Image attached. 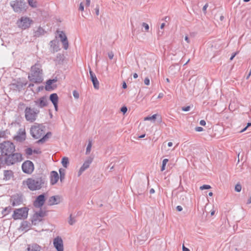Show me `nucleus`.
Returning a JSON list of instances; mask_svg holds the SVG:
<instances>
[{
	"label": "nucleus",
	"mask_w": 251,
	"mask_h": 251,
	"mask_svg": "<svg viewBox=\"0 0 251 251\" xmlns=\"http://www.w3.org/2000/svg\"><path fill=\"white\" fill-rule=\"evenodd\" d=\"M45 133V127L42 125H34L30 128V133L34 138L37 139L41 138L38 142H45L51 136L50 132H48L44 136Z\"/></svg>",
	"instance_id": "obj_1"
},
{
	"label": "nucleus",
	"mask_w": 251,
	"mask_h": 251,
	"mask_svg": "<svg viewBox=\"0 0 251 251\" xmlns=\"http://www.w3.org/2000/svg\"><path fill=\"white\" fill-rule=\"evenodd\" d=\"M42 72L41 66L39 64H35L31 67L28 78L30 81L35 83H40L43 81Z\"/></svg>",
	"instance_id": "obj_2"
},
{
	"label": "nucleus",
	"mask_w": 251,
	"mask_h": 251,
	"mask_svg": "<svg viewBox=\"0 0 251 251\" xmlns=\"http://www.w3.org/2000/svg\"><path fill=\"white\" fill-rule=\"evenodd\" d=\"M44 183V179L41 177L35 178H28L23 182V184L26 186L31 191L40 190Z\"/></svg>",
	"instance_id": "obj_3"
},
{
	"label": "nucleus",
	"mask_w": 251,
	"mask_h": 251,
	"mask_svg": "<svg viewBox=\"0 0 251 251\" xmlns=\"http://www.w3.org/2000/svg\"><path fill=\"white\" fill-rule=\"evenodd\" d=\"M0 149L1 153L6 156L15 151V147L12 143L9 141H5L0 144Z\"/></svg>",
	"instance_id": "obj_4"
},
{
	"label": "nucleus",
	"mask_w": 251,
	"mask_h": 251,
	"mask_svg": "<svg viewBox=\"0 0 251 251\" xmlns=\"http://www.w3.org/2000/svg\"><path fill=\"white\" fill-rule=\"evenodd\" d=\"M28 214V208L24 207L16 209L12 214V218L15 220H24L27 218Z\"/></svg>",
	"instance_id": "obj_5"
},
{
	"label": "nucleus",
	"mask_w": 251,
	"mask_h": 251,
	"mask_svg": "<svg viewBox=\"0 0 251 251\" xmlns=\"http://www.w3.org/2000/svg\"><path fill=\"white\" fill-rule=\"evenodd\" d=\"M33 22L31 19L28 17H21L16 23L17 26L21 29L24 30L29 28Z\"/></svg>",
	"instance_id": "obj_6"
},
{
	"label": "nucleus",
	"mask_w": 251,
	"mask_h": 251,
	"mask_svg": "<svg viewBox=\"0 0 251 251\" xmlns=\"http://www.w3.org/2000/svg\"><path fill=\"white\" fill-rule=\"evenodd\" d=\"M5 158V161L7 165H11L22 161V155L20 153H12Z\"/></svg>",
	"instance_id": "obj_7"
},
{
	"label": "nucleus",
	"mask_w": 251,
	"mask_h": 251,
	"mask_svg": "<svg viewBox=\"0 0 251 251\" xmlns=\"http://www.w3.org/2000/svg\"><path fill=\"white\" fill-rule=\"evenodd\" d=\"M37 112L30 107H26L25 109V117L27 121L33 122L36 119Z\"/></svg>",
	"instance_id": "obj_8"
},
{
	"label": "nucleus",
	"mask_w": 251,
	"mask_h": 251,
	"mask_svg": "<svg viewBox=\"0 0 251 251\" xmlns=\"http://www.w3.org/2000/svg\"><path fill=\"white\" fill-rule=\"evenodd\" d=\"M23 171L26 174H31L34 170L33 163L29 160L25 161L22 166Z\"/></svg>",
	"instance_id": "obj_9"
},
{
	"label": "nucleus",
	"mask_w": 251,
	"mask_h": 251,
	"mask_svg": "<svg viewBox=\"0 0 251 251\" xmlns=\"http://www.w3.org/2000/svg\"><path fill=\"white\" fill-rule=\"evenodd\" d=\"M45 216V213L42 211H40L35 213L31 218L32 224L36 225L40 222L42 221L43 217Z\"/></svg>",
	"instance_id": "obj_10"
},
{
	"label": "nucleus",
	"mask_w": 251,
	"mask_h": 251,
	"mask_svg": "<svg viewBox=\"0 0 251 251\" xmlns=\"http://www.w3.org/2000/svg\"><path fill=\"white\" fill-rule=\"evenodd\" d=\"M25 3L21 0H16L13 1L11 3V6L16 12H20L24 8Z\"/></svg>",
	"instance_id": "obj_11"
},
{
	"label": "nucleus",
	"mask_w": 251,
	"mask_h": 251,
	"mask_svg": "<svg viewBox=\"0 0 251 251\" xmlns=\"http://www.w3.org/2000/svg\"><path fill=\"white\" fill-rule=\"evenodd\" d=\"M53 244L57 251H64L63 242L60 237L55 238L53 241Z\"/></svg>",
	"instance_id": "obj_12"
},
{
	"label": "nucleus",
	"mask_w": 251,
	"mask_h": 251,
	"mask_svg": "<svg viewBox=\"0 0 251 251\" xmlns=\"http://www.w3.org/2000/svg\"><path fill=\"white\" fill-rule=\"evenodd\" d=\"M26 138V132L25 128L20 129L14 139L19 142H22Z\"/></svg>",
	"instance_id": "obj_13"
},
{
	"label": "nucleus",
	"mask_w": 251,
	"mask_h": 251,
	"mask_svg": "<svg viewBox=\"0 0 251 251\" xmlns=\"http://www.w3.org/2000/svg\"><path fill=\"white\" fill-rule=\"evenodd\" d=\"M59 37L61 39V41L63 44L64 49L66 50H67L69 47V43L65 33L63 31H60Z\"/></svg>",
	"instance_id": "obj_14"
},
{
	"label": "nucleus",
	"mask_w": 251,
	"mask_h": 251,
	"mask_svg": "<svg viewBox=\"0 0 251 251\" xmlns=\"http://www.w3.org/2000/svg\"><path fill=\"white\" fill-rule=\"evenodd\" d=\"M45 201V198L44 195H39L34 202V205L37 207H42Z\"/></svg>",
	"instance_id": "obj_15"
},
{
	"label": "nucleus",
	"mask_w": 251,
	"mask_h": 251,
	"mask_svg": "<svg viewBox=\"0 0 251 251\" xmlns=\"http://www.w3.org/2000/svg\"><path fill=\"white\" fill-rule=\"evenodd\" d=\"M92 162V158H89L86 160L83 163V165L81 167L78 173V176H80L82 173L87 168H89L90 164Z\"/></svg>",
	"instance_id": "obj_16"
},
{
	"label": "nucleus",
	"mask_w": 251,
	"mask_h": 251,
	"mask_svg": "<svg viewBox=\"0 0 251 251\" xmlns=\"http://www.w3.org/2000/svg\"><path fill=\"white\" fill-rule=\"evenodd\" d=\"M35 104L40 107H43L47 105L48 100L46 97H43L35 101Z\"/></svg>",
	"instance_id": "obj_17"
},
{
	"label": "nucleus",
	"mask_w": 251,
	"mask_h": 251,
	"mask_svg": "<svg viewBox=\"0 0 251 251\" xmlns=\"http://www.w3.org/2000/svg\"><path fill=\"white\" fill-rule=\"evenodd\" d=\"M14 173L11 170H5L3 172V179L7 181L13 179L14 178Z\"/></svg>",
	"instance_id": "obj_18"
},
{
	"label": "nucleus",
	"mask_w": 251,
	"mask_h": 251,
	"mask_svg": "<svg viewBox=\"0 0 251 251\" xmlns=\"http://www.w3.org/2000/svg\"><path fill=\"white\" fill-rule=\"evenodd\" d=\"M59 179L58 173L55 171H52L50 173V182L51 184L54 185L57 183Z\"/></svg>",
	"instance_id": "obj_19"
},
{
	"label": "nucleus",
	"mask_w": 251,
	"mask_h": 251,
	"mask_svg": "<svg viewBox=\"0 0 251 251\" xmlns=\"http://www.w3.org/2000/svg\"><path fill=\"white\" fill-rule=\"evenodd\" d=\"M50 101L52 102L55 110L56 111H57L58 110V106H57V103L58 101V97L56 93L52 94L50 95Z\"/></svg>",
	"instance_id": "obj_20"
},
{
	"label": "nucleus",
	"mask_w": 251,
	"mask_h": 251,
	"mask_svg": "<svg viewBox=\"0 0 251 251\" xmlns=\"http://www.w3.org/2000/svg\"><path fill=\"white\" fill-rule=\"evenodd\" d=\"M56 81L57 80L54 79L48 80L45 86V89L47 91H50L53 90L56 87V86L53 85V83L56 82Z\"/></svg>",
	"instance_id": "obj_21"
},
{
	"label": "nucleus",
	"mask_w": 251,
	"mask_h": 251,
	"mask_svg": "<svg viewBox=\"0 0 251 251\" xmlns=\"http://www.w3.org/2000/svg\"><path fill=\"white\" fill-rule=\"evenodd\" d=\"M60 201V198L58 196H52L50 198L48 201V204L52 205L59 203Z\"/></svg>",
	"instance_id": "obj_22"
},
{
	"label": "nucleus",
	"mask_w": 251,
	"mask_h": 251,
	"mask_svg": "<svg viewBox=\"0 0 251 251\" xmlns=\"http://www.w3.org/2000/svg\"><path fill=\"white\" fill-rule=\"evenodd\" d=\"M89 73L94 88L96 89H98L99 88V81L98 80L96 75L93 74V72L91 70H90Z\"/></svg>",
	"instance_id": "obj_23"
},
{
	"label": "nucleus",
	"mask_w": 251,
	"mask_h": 251,
	"mask_svg": "<svg viewBox=\"0 0 251 251\" xmlns=\"http://www.w3.org/2000/svg\"><path fill=\"white\" fill-rule=\"evenodd\" d=\"M26 251H40V247L37 244L29 245Z\"/></svg>",
	"instance_id": "obj_24"
},
{
	"label": "nucleus",
	"mask_w": 251,
	"mask_h": 251,
	"mask_svg": "<svg viewBox=\"0 0 251 251\" xmlns=\"http://www.w3.org/2000/svg\"><path fill=\"white\" fill-rule=\"evenodd\" d=\"M21 227L22 228V230H27L30 228V224L27 221H24L21 224Z\"/></svg>",
	"instance_id": "obj_25"
},
{
	"label": "nucleus",
	"mask_w": 251,
	"mask_h": 251,
	"mask_svg": "<svg viewBox=\"0 0 251 251\" xmlns=\"http://www.w3.org/2000/svg\"><path fill=\"white\" fill-rule=\"evenodd\" d=\"M69 162V158L67 157H63L62 158L61 163L64 167L67 168Z\"/></svg>",
	"instance_id": "obj_26"
},
{
	"label": "nucleus",
	"mask_w": 251,
	"mask_h": 251,
	"mask_svg": "<svg viewBox=\"0 0 251 251\" xmlns=\"http://www.w3.org/2000/svg\"><path fill=\"white\" fill-rule=\"evenodd\" d=\"M169 160L167 158L164 159L162 161V166L161 168V171H164L166 169V166L167 163L168 162Z\"/></svg>",
	"instance_id": "obj_27"
},
{
	"label": "nucleus",
	"mask_w": 251,
	"mask_h": 251,
	"mask_svg": "<svg viewBox=\"0 0 251 251\" xmlns=\"http://www.w3.org/2000/svg\"><path fill=\"white\" fill-rule=\"evenodd\" d=\"M156 114H154L151 116H148L144 118V121H154L156 119Z\"/></svg>",
	"instance_id": "obj_28"
},
{
	"label": "nucleus",
	"mask_w": 251,
	"mask_h": 251,
	"mask_svg": "<svg viewBox=\"0 0 251 251\" xmlns=\"http://www.w3.org/2000/svg\"><path fill=\"white\" fill-rule=\"evenodd\" d=\"M28 3L30 6L32 7H37V2L34 0H27Z\"/></svg>",
	"instance_id": "obj_29"
},
{
	"label": "nucleus",
	"mask_w": 251,
	"mask_h": 251,
	"mask_svg": "<svg viewBox=\"0 0 251 251\" xmlns=\"http://www.w3.org/2000/svg\"><path fill=\"white\" fill-rule=\"evenodd\" d=\"M59 173L60 175V180L62 181V180L64 178L65 175V170L62 169H59Z\"/></svg>",
	"instance_id": "obj_30"
},
{
	"label": "nucleus",
	"mask_w": 251,
	"mask_h": 251,
	"mask_svg": "<svg viewBox=\"0 0 251 251\" xmlns=\"http://www.w3.org/2000/svg\"><path fill=\"white\" fill-rule=\"evenodd\" d=\"M91 147H92V142L91 141H90L89 142V143H88L87 148H86V153L87 154H88L90 153V152L91 151Z\"/></svg>",
	"instance_id": "obj_31"
},
{
	"label": "nucleus",
	"mask_w": 251,
	"mask_h": 251,
	"mask_svg": "<svg viewBox=\"0 0 251 251\" xmlns=\"http://www.w3.org/2000/svg\"><path fill=\"white\" fill-rule=\"evenodd\" d=\"M25 153L28 155L33 154V150L30 148H28L25 150Z\"/></svg>",
	"instance_id": "obj_32"
},
{
	"label": "nucleus",
	"mask_w": 251,
	"mask_h": 251,
	"mask_svg": "<svg viewBox=\"0 0 251 251\" xmlns=\"http://www.w3.org/2000/svg\"><path fill=\"white\" fill-rule=\"evenodd\" d=\"M11 210V208L9 207H5L3 211L2 212V213L4 215H6L7 213H9Z\"/></svg>",
	"instance_id": "obj_33"
},
{
	"label": "nucleus",
	"mask_w": 251,
	"mask_h": 251,
	"mask_svg": "<svg viewBox=\"0 0 251 251\" xmlns=\"http://www.w3.org/2000/svg\"><path fill=\"white\" fill-rule=\"evenodd\" d=\"M242 186L240 184H236L235 187V190L236 191L239 192L241 191Z\"/></svg>",
	"instance_id": "obj_34"
},
{
	"label": "nucleus",
	"mask_w": 251,
	"mask_h": 251,
	"mask_svg": "<svg viewBox=\"0 0 251 251\" xmlns=\"http://www.w3.org/2000/svg\"><path fill=\"white\" fill-rule=\"evenodd\" d=\"M211 188V186L209 185H203L200 187L201 190L209 189Z\"/></svg>",
	"instance_id": "obj_35"
},
{
	"label": "nucleus",
	"mask_w": 251,
	"mask_h": 251,
	"mask_svg": "<svg viewBox=\"0 0 251 251\" xmlns=\"http://www.w3.org/2000/svg\"><path fill=\"white\" fill-rule=\"evenodd\" d=\"M40 153H41V151L40 149H37L33 150V154H39Z\"/></svg>",
	"instance_id": "obj_36"
},
{
	"label": "nucleus",
	"mask_w": 251,
	"mask_h": 251,
	"mask_svg": "<svg viewBox=\"0 0 251 251\" xmlns=\"http://www.w3.org/2000/svg\"><path fill=\"white\" fill-rule=\"evenodd\" d=\"M142 25H143V26H144L145 27L146 31H149V26L147 24H146L145 23H143L142 24Z\"/></svg>",
	"instance_id": "obj_37"
},
{
	"label": "nucleus",
	"mask_w": 251,
	"mask_h": 251,
	"mask_svg": "<svg viewBox=\"0 0 251 251\" xmlns=\"http://www.w3.org/2000/svg\"><path fill=\"white\" fill-rule=\"evenodd\" d=\"M150 79L148 77H146L144 80V83L147 85H149L150 84Z\"/></svg>",
	"instance_id": "obj_38"
},
{
	"label": "nucleus",
	"mask_w": 251,
	"mask_h": 251,
	"mask_svg": "<svg viewBox=\"0 0 251 251\" xmlns=\"http://www.w3.org/2000/svg\"><path fill=\"white\" fill-rule=\"evenodd\" d=\"M190 109V107L189 106L183 107L182 108V110L183 111H188Z\"/></svg>",
	"instance_id": "obj_39"
},
{
	"label": "nucleus",
	"mask_w": 251,
	"mask_h": 251,
	"mask_svg": "<svg viewBox=\"0 0 251 251\" xmlns=\"http://www.w3.org/2000/svg\"><path fill=\"white\" fill-rule=\"evenodd\" d=\"M208 6V3H206L202 8L203 11L205 13L206 12L207 8Z\"/></svg>",
	"instance_id": "obj_40"
},
{
	"label": "nucleus",
	"mask_w": 251,
	"mask_h": 251,
	"mask_svg": "<svg viewBox=\"0 0 251 251\" xmlns=\"http://www.w3.org/2000/svg\"><path fill=\"white\" fill-rule=\"evenodd\" d=\"M195 130L198 132H201L203 131V129L201 127H196Z\"/></svg>",
	"instance_id": "obj_41"
},
{
	"label": "nucleus",
	"mask_w": 251,
	"mask_h": 251,
	"mask_svg": "<svg viewBox=\"0 0 251 251\" xmlns=\"http://www.w3.org/2000/svg\"><path fill=\"white\" fill-rule=\"evenodd\" d=\"M121 110L122 112L125 113L127 111V108L125 106L122 107Z\"/></svg>",
	"instance_id": "obj_42"
},
{
	"label": "nucleus",
	"mask_w": 251,
	"mask_h": 251,
	"mask_svg": "<svg viewBox=\"0 0 251 251\" xmlns=\"http://www.w3.org/2000/svg\"><path fill=\"white\" fill-rule=\"evenodd\" d=\"M79 10L81 11H83L84 10V6L82 3H81L79 5Z\"/></svg>",
	"instance_id": "obj_43"
},
{
	"label": "nucleus",
	"mask_w": 251,
	"mask_h": 251,
	"mask_svg": "<svg viewBox=\"0 0 251 251\" xmlns=\"http://www.w3.org/2000/svg\"><path fill=\"white\" fill-rule=\"evenodd\" d=\"M108 57L110 59H113V57H114V54L113 52H111L110 53H108Z\"/></svg>",
	"instance_id": "obj_44"
},
{
	"label": "nucleus",
	"mask_w": 251,
	"mask_h": 251,
	"mask_svg": "<svg viewBox=\"0 0 251 251\" xmlns=\"http://www.w3.org/2000/svg\"><path fill=\"white\" fill-rule=\"evenodd\" d=\"M200 123L201 125L203 126H204L206 125V122L204 120H201Z\"/></svg>",
	"instance_id": "obj_45"
},
{
	"label": "nucleus",
	"mask_w": 251,
	"mask_h": 251,
	"mask_svg": "<svg viewBox=\"0 0 251 251\" xmlns=\"http://www.w3.org/2000/svg\"><path fill=\"white\" fill-rule=\"evenodd\" d=\"M69 223L71 225H72L75 223V221L72 219L71 216L70 217V219L69 221Z\"/></svg>",
	"instance_id": "obj_46"
},
{
	"label": "nucleus",
	"mask_w": 251,
	"mask_h": 251,
	"mask_svg": "<svg viewBox=\"0 0 251 251\" xmlns=\"http://www.w3.org/2000/svg\"><path fill=\"white\" fill-rule=\"evenodd\" d=\"M176 209L178 211H181L182 210V207L181 206L178 205V206H177Z\"/></svg>",
	"instance_id": "obj_47"
},
{
	"label": "nucleus",
	"mask_w": 251,
	"mask_h": 251,
	"mask_svg": "<svg viewBox=\"0 0 251 251\" xmlns=\"http://www.w3.org/2000/svg\"><path fill=\"white\" fill-rule=\"evenodd\" d=\"M182 250L183 251H190V250L186 247H185L184 245L182 246Z\"/></svg>",
	"instance_id": "obj_48"
},
{
	"label": "nucleus",
	"mask_w": 251,
	"mask_h": 251,
	"mask_svg": "<svg viewBox=\"0 0 251 251\" xmlns=\"http://www.w3.org/2000/svg\"><path fill=\"white\" fill-rule=\"evenodd\" d=\"M91 0H86V5L87 6H89L90 4Z\"/></svg>",
	"instance_id": "obj_49"
},
{
	"label": "nucleus",
	"mask_w": 251,
	"mask_h": 251,
	"mask_svg": "<svg viewBox=\"0 0 251 251\" xmlns=\"http://www.w3.org/2000/svg\"><path fill=\"white\" fill-rule=\"evenodd\" d=\"M237 54V52H235L234 53H233L232 56H231L230 58V60H232L234 57L236 56V55Z\"/></svg>",
	"instance_id": "obj_50"
},
{
	"label": "nucleus",
	"mask_w": 251,
	"mask_h": 251,
	"mask_svg": "<svg viewBox=\"0 0 251 251\" xmlns=\"http://www.w3.org/2000/svg\"><path fill=\"white\" fill-rule=\"evenodd\" d=\"M74 96L76 98H78V94L77 93H75V92H74Z\"/></svg>",
	"instance_id": "obj_51"
},
{
	"label": "nucleus",
	"mask_w": 251,
	"mask_h": 251,
	"mask_svg": "<svg viewBox=\"0 0 251 251\" xmlns=\"http://www.w3.org/2000/svg\"><path fill=\"white\" fill-rule=\"evenodd\" d=\"M185 41H186L188 43H190V40H189V38H188V36H185Z\"/></svg>",
	"instance_id": "obj_52"
},
{
	"label": "nucleus",
	"mask_w": 251,
	"mask_h": 251,
	"mask_svg": "<svg viewBox=\"0 0 251 251\" xmlns=\"http://www.w3.org/2000/svg\"><path fill=\"white\" fill-rule=\"evenodd\" d=\"M168 147H172V146H173V143H172V142H169V143H168Z\"/></svg>",
	"instance_id": "obj_53"
},
{
	"label": "nucleus",
	"mask_w": 251,
	"mask_h": 251,
	"mask_svg": "<svg viewBox=\"0 0 251 251\" xmlns=\"http://www.w3.org/2000/svg\"><path fill=\"white\" fill-rule=\"evenodd\" d=\"M165 25V23H162V24L161 25L160 28H161V29H163V28L164 27Z\"/></svg>",
	"instance_id": "obj_54"
},
{
	"label": "nucleus",
	"mask_w": 251,
	"mask_h": 251,
	"mask_svg": "<svg viewBox=\"0 0 251 251\" xmlns=\"http://www.w3.org/2000/svg\"><path fill=\"white\" fill-rule=\"evenodd\" d=\"M133 77L134 78H136L138 77V75L136 73H134L133 74Z\"/></svg>",
	"instance_id": "obj_55"
},
{
	"label": "nucleus",
	"mask_w": 251,
	"mask_h": 251,
	"mask_svg": "<svg viewBox=\"0 0 251 251\" xmlns=\"http://www.w3.org/2000/svg\"><path fill=\"white\" fill-rule=\"evenodd\" d=\"M126 84L125 82H124L123 84V88L124 89H126Z\"/></svg>",
	"instance_id": "obj_56"
},
{
	"label": "nucleus",
	"mask_w": 251,
	"mask_h": 251,
	"mask_svg": "<svg viewBox=\"0 0 251 251\" xmlns=\"http://www.w3.org/2000/svg\"><path fill=\"white\" fill-rule=\"evenodd\" d=\"M247 129V127H245L244 128H243L241 131L240 132H243L244 131H245L246 129Z\"/></svg>",
	"instance_id": "obj_57"
},
{
	"label": "nucleus",
	"mask_w": 251,
	"mask_h": 251,
	"mask_svg": "<svg viewBox=\"0 0 251 251\" xmlns=\"http://www.w3.org/2000/svg\"><path fill=\"white\" fill-rule=\"evenodd\" d=\"M251 203V197L249 198L248 201V203Z\"/></svg>",
	"instance_id": "obj_58"
},
{
	"label": "nucleus",
	"mask_w": 251,
	"mask_h": 251,
	"mask_svg": "<svg viewBox=\"0 0 251 251\" xmlns=\"http://www.w3.org/2000/svg\"><path fill=\"white\" fill-rule=\"evenodd\" d=\"M162 96H163V94H159L158 96V98H161L162 97Z\"/></svg>",
	"instance_id": "obj_59"
},
{
	"label": "nucleus",
	"mask_w": 251,
	"mask_h": 251,
	"mask_svg": "<svg viewBox=\"0 0 251 251\" xmlns=\"http://www.w3.org/2000/svg\"><path fill=\"white\" fill-rule=\"evenodd\" d=\"M251 70H250V73H249V74L248 75V76H247V79H248V78H249V77L251 76Z\"/></svg>",
	"instance_id": "obj_60"
},
{
	"label": "nucleus",
	"mask_w": 251,
	"mask_h": 251,
	"mask_svg": "<svg viewBox=\"0 0 251 251\" xmlns=\"http://www.w3.org/2000/svg\"><path fill=\"white\" fill-rule=\"evenodd\" d=\"M214 214H215V211L214 210L211 212V216L214 215Z\"/></svg>",
	"instance_id": "obj_61"
},
{
	"label": "nucleus",
	"mask_w": 251,
	"mask_h": 251,
	"mask_svg": "<svg viewBox=\"0 0 251 251\" xmlns=\"http://www.w3.org/2000/svg\"><path fill=\"white\" fill-rule=\"evenodd\" d=\"M154 192V190L153 189H151L150 193H153Z\"/></svg>",
	"instance_id": "obj_62"
},
{
	"label": "nucleus",
	"mask_w": 251,
	"mask_h": 251,
	"mask_svg": "<svg viewBox=\"0 0 251 251\" xmlns=\"http://www.w3.org/2000/svg\"><path fill=\"white\" fill-rule=\"evenodd\" d=\"M208 195H209V196H212V195H213V193H212V192H209V194H208Z\"/></svg>",
	"instance_id": "obj_63"
},
{
	"label": "nucleus",
	"mask_w": 251,
	"mask_h": 251,
	"mask_svg": "<svg viewBox=\"0 0 251 251\" xmlns=\"http://www.w3.org/2000/svg\"><path fill=\"white\" fill-rule=\"evenodd\" d=\"M166 81H167L168 83H169V82H170V80H169V79L168 78H167L166 79Z\"/></svg>",
	"instance_id": "obj_64"
}]
</instances>
